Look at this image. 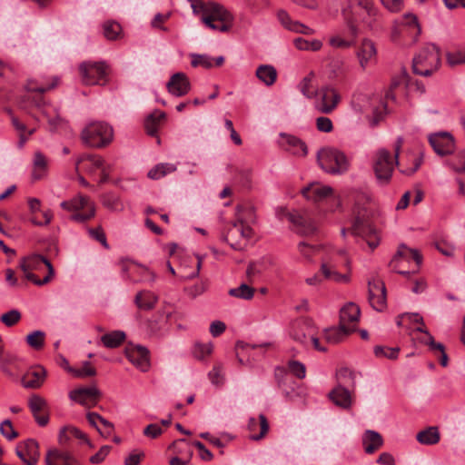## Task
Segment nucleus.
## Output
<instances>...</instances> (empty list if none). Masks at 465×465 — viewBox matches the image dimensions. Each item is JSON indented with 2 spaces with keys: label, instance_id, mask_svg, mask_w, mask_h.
Wrapping results in <instances>:
<instances>
[{
  "label": "nucleus",
  "instance_id": "1",
  "mask_svg": "<svg viewBox=\"0 0 465 465\" xmlns=\"http://www.w3.org/2000/svg\"><path fill=\"white\" fill-rule=\"evenodd\" d=\"M59 84V77L53 76L51 82L37 84L35 80H28L25 88L29 93L36 94H29L27 100L41 113L47 120L50 128L55 129L62 123L63 119L59 114L58 109L47 104L41 96L46 91L55 88Z\"/></svg>",
  "mask_w": 465,
  "mask_h": 465
},
{
  "label": "nucleus",
  "instance_id": "2",
  "mask_svg": "<svg viewBox=\"0 0 465 465\" xmlns=\"http://www.w3.org/2000/svg\"><path fill=\"white\" fill-rule=\"evenodd\" d=\"M367 202L366 195L360 194L358 196L352 211L353 221L350 230L353 235L364 239L371 250H374L380 243V238L371 225V212L366 206Z\"/></svg>",
  "mask_w": 465,
  "mask_h": 465
},
{
  "label": "nucleus",
  "instance_id": "3",
  "mask_svg": "<svg viewBox=\"0 0 465 465\" xmlns=\"http://www.w3.org/2000/svg\"><path fill=\"white\" fill-rule=\"evenodd\" d=\"M20 268L25 272V278L38 286L48 283L54 274L50 261L40 254L23 258Z\"/></svg>",
  "mask_w": 465,
  "mask_h": 465
},
{
  "label": "nucleus",
  "instance_id": "4",
  "mask_svg": "<svg viewBox=\"0 0 465 465\" xmlns=\"http://www.w3.org/2000/svg\"><path fill=\"white\" fill-rule=\"evenodd\" d=\"M237 219L228 228L226 234H224V240L230 244L234 250H241L243 248V242L251 238L252 230L243 221L245 216L242 213H246L249 216L253 214V207L238 205L237 208Z\"/></svg>",
  "mask_w": 465,
  "mask_h": 465
},
{
  "label": "nucleus",
  "instance_id": "5",
  "mask_svg": "<svg viewBox=\"0 0 465 465\" xmlns=\"http://www.w3.org/2000/svg\"><path fill=\"white\" fill-rule=\"evenodd\" d=\"M402 143V138L399 137L395 144L394 156H392L386 149H381L377 152L374 159L373 169L375 176L381 184H386L390 182L394 165L398 163V157Z\"/></svg>",
  "mask_w": 465,
  "mask_h": 465
},
{
  "label": "nucleus",
  "instance_id": "6",
  "mask_svg": "<svg viewBox=\"0 0 465 465\" xmlns=\"http://www.w3.org/2000/svg\"><path fill=\"white\" fill-rule=\"evenodd\" d=\"M440 64L439 48L433 44H429L413 58L412 69L416 74L429 76L439 68Z\"/></svg>",
  "mask_w": 465,
  "mask_h": 465
},
{
  "label": "nucleus",
  "instance_id": "7",
  "mask_svg": "<svg viewBox=\"0 0 465 465\" xmlns=\"http://www.w3.org/2000/svg\"><path fill=\"white\" fill-rule=\"evenodd\" d=\"M81 137L86 145L101 148L109 144L113 140V129L105 123L94 122L83 130Z\"/></svg>",
  "mask_w": 465,
  "mask_h": 465
},
{
  "label": "nucleus",
  "instance_id": "8",
  "mask_svg": "<svg viewBox=\"0 0 465 465\" xmlns=\"http://www.w3.org/2000/svg\"><path fill=\"white\" fill-rule=\"evenodd\" d=\"M317 161L321 168L329 173H342L349 168L345 154L334 148H323L317 153Z\"/></svg>",
  "mask_w": 465,
  "mask_h": 465
},
{
  "label": "nucleus",
  "instance_id": "9",
  "mask_svg": "<svg viewBox=\"0 0 465 465\" xmlns=\"http://www.w3.org/2000/svg\"><path fill=\"white\" fill-rule=\"evenodd\" d=\"M203 23L209 28L220 32H227L232 25L233 17L223 5L209 2V9L205 16H202Z\"/></svg>",
  "mask_w": 465,
  "mask_h": 465
},
{
  "label": "nucleus",
  "instance_id": "10",
  "mask_svg": "<svg viewBox=\"0 0 465 465\" xmlns=\"http://www.w3.org/2000/svg\"><path fill=\"white\" fill-rule=\"evenodd\" d=\"M81 80L86 85H104L107 83L109 67L104 62H83L79 65Z\"/></svg>",
  "mask_w": 465,
  "mask_h": 465
},
{
  "label": "nucleus",
  "instance_id": "11",
  "mask_svg": "<svg viewBox=\"0 0 465 465\" xmlns=\"http://www.w3.org/2000/svg\"><path fill=\"white\" fill-rule=\"evenodd\" d=\"M421 255L417 250L410 249L404 244H401L393 258L390 262V266L399 274L401 275H409L411 273L410 270H406L405 263H410L411 262H415V269L411 271L412 273L418 272L420 265L421 264Z\"/></svg>",
  "mask_w": 465,
  "mask_h": 465
},
{
  "label": "nucleus",
  "instance_id": "12",
  "mask_svg": "<svg viewBox=\"0 0 465 465\" xmlns=\"http://www.w3.org/2000/svg\"><path fill=\"white\" fill-rule=\"evenodd\" d=\"M358 6L361 8L359 15L362 24L371 31L381 30V15L372 0H361Z\"/></svg>",
  "mask_w": 465,
  "mask_h": 465
},
{
  "label": "nucleus",
  "instance_id": "13",
  "mask_svg": "<svg viewBox=\"0 0 465 465\" xmlns=\"http://www.w3.org/2000/svg\"><path fill=\"white\" fill-rule=\"evenodd\" d=\"M319 98L316 101L315 108L318 112L329 114L333 112L340 102L338 92L331 86H322L317 91Z\"/></svg>",
  "mask_w": 465,
  "mask_h": 465
},
{
  "label": "nucleus",
  "instance_id": "14",
  "mask_svg": "<svg viewBox=\"0 0 465 465\" xmlns=\"http://www.w3.org/2000/svg\"><path fill=\"white\" fill-rule=\"evenodd\" d=\"M369 302L377 312H383L387 307L386 287L379 279L368 282Z\"/></svg>",
  "mask_w": 465,
  "mask_h": 465
},
{
  "label": "nucleus",
  "instance_id": "15",
  "mask_svg": "<svg viewBox=\"0 0 465 465\" xmlns=\"http://www.w3.org/2000/svg\"><path fill=\"white\" fill-rule=\"evenodd\" d=\"M360 314V307L353 302H349L341 309L340 327L343 333H351L355 331Z\"/></svg>",
  "mask_w": 465,
  "mask_h": 465
},
{
  "label": "nucleus",
  "instance_id": "16",
  "mask_svg": "<svg viewBox=\"0 0 465 465\" xmlns=\"http://www.w3.org/2000/svg\"><path fill=\"white\" fill-rule=\"evenodd\" d=\"M315 329L312 320L301 318L292 323L290 335L295 341L306 346L309 342V337L313 335Z\"/></svg>",
  "mask_w": 465,
  "mask_h": 465
},
{
  "label": "nucleus",
  "instance_id": "17",
  "mask_svg": "<svg viewBox=\"0 0 465 465\" xmlns=\"http://www.w3.org/2000/svg\"><path fill=\"white\" fill-rule=\"evenodd\" d=\"M429 142L438 155L444 156L454 152L455 142L450 133L442 132L431 134L429 137Z\"/></svg>",
  "mask_w": 465,
  "mask_h": 465
},
{
  "label": "nucleus",
  "instance_id": "18",
  "mask_svg": "<svg viewBox=\"0 0 465 465\" xmlns=\"http://www.w3.org/2000/svg\"><path fill=\"white\" fill-rule=\"evenodd\" d=\"M15 452L26 465H36L40 457L38 442L33 439L19 443Z\"/></svg>",
  "mask_w": 465,
  "mask_h": 465
},
{
  "label": "nucleus",
  "instance_id": "19",
  "mask_svg": "<svg viewBox=\"0 0 465 465\" xmlns=\"http://www.w3.org/2000/svg\"><path fill=\"white\" fill-rule=\"evenodd\" d=\"M290 223L293 225V230L301 235H312L317 230L315 222L309 217L307 212H296L295 216H290Z\"/></svg>",
  "mask_w": 465,
  "mask_h": 465
},
{
  "label": "nucleus",
  "instance_id": "20",
  "mask_svg": "<svg viewBox=\"0 0 465 465\" xmlns=\"http://www.w3.org/2000/svg\"><path fill=\"white\" fill-rule=\"evenodd\" d=\"M168 92L176 97L187 94L191 90L189 78L184 73L173 74L166 84Z\"/></svg>",
  "mask_w": 465,
  "mask_h": 465
},
{
  "label": "nucleus",
  "instance_id": "21",
  "mask_svg": "<svg viewBox=\"0 0 465 465\" xmlns=\"http://www.w3.org/2000/svg\"><path fill=\"white\" fill-rule=\"evenodd\" d=\"M100 396V391L94 386L78 388L69 392V398L72 401L84 406H89L90 403L95 404Z\"/></svg>",
  "mask_w": 465,
  "mask_h": 465
},
{
  "label": "nucleus",
  "instance_id": "22",
  "mask_svg": "<svg viewBox=\"0 0 465 465\" xmlns=\"http://www.w3.org/2000/svg\"><path fill=\"white\" fill-rule=\"evenodd\" d=\"M360 65L362 69L373 65L377 61V50L374 43L369 39H363L357 52Z\"/></svg>",
  "mask_w": 465,
  "mask_h": 465
},
{
  "label": "nucleus",
  "instance_id": "23",
  "mask_svg": "<svg viewBox=\"0 0 465 465\" xmlns=\"http://www.w3.org/2000/svg\"><path fill=\"white\" fill-rule=\"evenodd\" d=\"M125 355L127 359L137 368L145 371L149 368V351L141 345L126 348Z\"/></svg>",
  "mask_w": 465,
  "mask_h": 465
},
{
  "label": "nucleus",
  "instance_id": "24",
  "mask_svg": "<svg viewBox=\"0 0 465 465\" xmlns=\"http://www.w3.org/2000/svg\"><path fill=\"white\" fill-rule=\"evenodd\" d=\"M46 465H82L69 451L58 449L49 450L45 455Z\"/></svg>",
  "mask_w": 465,
  "mask_h": 465
},
{
  "label": "nucleus",
  "instance_id": "25",
  "mask_svg": "<svg viewBox=\"0 0 465 465\" xmlns=\"http://www.w3.org/2000/svg\"><path fill=\"white\" fill-rule=\"evenodd\" d=\"M28 405L37 424L42 427L47 425L49 416L46 412L45 400L38 395H34L29 399Z\"/></svg>",
  "mask_w": 465,
  "mask_h": 465
},
{
  "label": "nucleus",
  "instance_id": "26",
  "mask_svg": "<svg viewBox=\"0 0 465 465\" xmlns=\"http://www.w3.org/2000/svg\"><path fill=\"white\" fill-rule=\"evenodd\" d=\"M302 193L307 200L317 203L332 195L333 190L331 186L312 183L302 190Z\"/></svg>",
  "mask_w": 465,
  "mask_h": 465
},
{
  "label": "nucleus",
  "instance_id": "27",
  "mask_svg": "<svg viewBox=\"0 0 465 465\" xmlns=\"http://www.w3.org/2000/svg\"><path fill=\"white\" fill-rule=\"evenodd\" d=\"M104 160L102 156L96 154H82L75 162V171L78 173L79 167L88 174H94L97 170L103 167Z\"/></svg>",
  "mask_w": 465,
  "mask_h": 465
},
{
  "label": "nucleus",
  "instance_id": "28",
  "mask_svg": "<svg viewBox=\"0 0 465 465\" xmlns=\"http://www.w3.org/2000/svg\"><path fill=\"white\" fill-rule=\"evenodd\" d=\"M281 138V144L287 152L296 156L307 155V145L300 138L291 134H282Z\"/></svg>",
  "mask_w": 465,
  "mask_h": 465
},
{
  "label": "nucleus",
  "instance_id": "29",
  "mask_svg": "<svg viewBox=\"0 0 465 465\" xmlns=\"http://www.w3.org/2000/svg\"><path fill=\"white\" fill-rule=\"evenodd\" d=\"M277 17L280 23L282 25V26H284V28H286L289 31L307 35L314 34L313 29L298 21L292 20L291 16L285 10H279L277 13Z\"/></svg>",
  "mask_w": 465,
  "mask_h": 465
},
{
  "label": "nucleus",
  "instance_id": "30",
  "mask_svg": "<svg viewBox=\"0 0 465 465\" xmlns=\"http://www.w3.org/2000/svg\"><path fill=\"white\" fill-rule=\"evenodd\" d=\"M72 439H78L83 442L87 443L90 447L92 444L87 437V435L74 426H65L62 428L59 431L58 441L62 446L69 445Z\"/></svg>",
  "mask_w": 465,
  "mask_h": 465
},
{
  "label": "nucleus",
  "instance_id": "31",
  "mask_svg": "<svg viewBox=\"0 0 465 465\" xmlns=\"http://www.w3.org/2000/svg\"><path fill=\"white\" fill-rule=\"evenodd\" d=\"M248 429L251 432L250 438L253 440H262L269 430V423L263 414L259 415V420L251 418L248 422Z\"/></svg>",
  "mask_w": 465,
  "mask_h": 465
},
{
  "label": "nucleus",
  "instance_id": "32",
  "mask_svg": "<svg viewBox=\"0 0 465 465\" xmlns=\"http://www.w3.org/2000/svg\"><path fill=\"white\" fill-rule=\"evenodd\" d=\"M329 399L338 407L349 409L351 406V394L350 389L337 385L329 392Z\"/></svg>",
  "mask_w": 465,
  "mask_h": 465
},
{
  "label": "nucleus",
  "instance_id": "33",
  "mask_svg": "<svg viewBox=\"0 0 465 465\" xmlns=\"http://www.w3.org/2000/svg\"><path fill=\"white\" fill-rule=\"evenodd\" d=\"M46 371L45 368L38 366L29 371L23 378V385L25 388H39L45 378Z\"/></svg>",
  "mask_w": 465,
  "mask_h": 465
},
{
  "label": "nucleus",
  "instance_id": "34",
  "mask_svg": "<svg viewBox=\"0 0 465 465\" xmlns=\"http://www.w3.org/2000/svg\"><path fill=\"white\" fill-rule=\"evenodd\" d=\"M362 445L365 452L371 454L382 447L383 440L377 431L368 430L363 434Z\"/></svg>",
  "mask_w": 465,
  "mask_h": 465
},
{
  "label": "nucleus",
  "instance_id": "35",
  "mask_svg": "<svg viewBox=\"0 0 465 465\" xmlns=\"http://www.w3.org/2000/svg\"><path fill=\"white\" fill-rule=\"evenodd\" d=\"M158 302V296L150 291L138 292L134 297V303L142 311L153 310Z\"/></svg>",
  "mask_w": 465,
  "mask_h": 465
},
{
  "label": "nucleus",
  "instance_id": "36",
  "mask_svg": "<svg viewBox=\"0 0 465 465\" xmlns=\"http://www.w3.org/2000/svg\"><path fill=\"white\" fill-rule=\"evenodd\" d=\"M90 204H94L90 201V198L82 193H78L74 198L64 201L60 203L62 209L68 212H76L84 208H90Z\"/></svg>",
  "mask_w": 465,
  "mask_h": 465
},
{
  "label": "nucleus",
  "instance_id": "37",
  "mask_svg": "<svg viewBox=\"0 0 465 465\" xmlns=\"http://www.w3.org/2000/svg\"><path fill=\"white\" fill-rule=\"evenodd\" d=\"M165 118V114L162 111H154L150 114L144 121V128L148 135L156 136L160 127V123Z\"/></svg>",
  "mask_w": 465,
  "mask_h": 465
},
{
  "label": "nucleus",
  "instance_id": "38",
  "mask_svg": "<svg viewBox=\"0 0 465 465\" xmlns=\"http://www.w3.org/2000/svg\"><path fill=\"white\" fill-rule=\"evenodd\" d=\"M255 75L266 85H272L277 79V71L272 65L262 64L256 69Z\"/></svg>",
  "mask_w": 465,
  "mask_h": 465
},
{
  "label": "nucleus",
  "instance_id": "39",
  "mask_svg": "<svg viewBox=\"0 0 465 465\" xmlns=\"http://www.w3.org/2000/svg\"><path fill=\"white\" fill-rule=\"evenodd\" d=\"M125 333L122 331H113L101 337L104 347L114 349L119 347L125 340Z\"/></svg>",
  "mask_w": 465,
  "mask_h": 465
},
{
  "label": "nucleus",
  "instance_id": "40",
  "mask_svg": "<svg viewBox=\"0 0 465 465\" xmlns=\"http://www.w3.org/2000/svg\"><path fill=\"white\" fill-rule=\"evenodd\" d=\"M416 439L420 444L433 445L440 441V437L437 427H429L420 431Z\"/></svg>",
  "mask_w": 465,
  "mask_h": 465
},
{
  "label": "nucleus",
  "instance_id": "41",
  "mask_svg": "<svg viewBox=\"0 0 465 465\" xmlns=\"http://www.w3.org/2000/svg\"><path fill=\"white\" fill-rule=\"evenodd\" d=\"M336 378L338 385L348 389H353L355 387V373L349 368H341L336 373Z\"/></svg>",
  "mask_w": 465,
  "mask_h": 465
},
{
  "label": "nucleus",
  "instance_id": "42",
  "mask_svg": "<svg viewBox=\"0 0 465 465\" xmlns=\"http://www.w3.org/2000/svg\"><path fill=\"white\" fill-rule=\"evenodd\" d=\"M102 204L112 212H121L124 204L120 197L113 193H106L101 196Z\"/></svg>",
  "mask_w": 465,
  "mask_h": 465
},
{
  "label": "nucleus",
  "instance_id": "43",
  "mask_svg": "<svg viewBox=\"0 0 465 465\" xmlns=\"http://www.w3.org/2000/svg\"><path fill=\"white\" fill-rule=\"evenodd\" d=\"M422 343L428 345L431 351L440 352V363L441 366L446 367L448 365L449 359L442 343L435 341L433 336H428V339L423 340Z\"/></svg>",
  "mask_w": 465,
  "mask_h": 465
},
{
  "label": "nucleus",
  "instance_id": "44",
  "mask_svg": "<svg viewBox=\"0 0 465 465\" xmlns=\"http://www.w3.org/2000/svg\"><path fill=\"white\" fill-rule=\"evenodd\" d=\"M176 171V166L173 163H159L152 168L148 172V177L153 180H158L165 176L168 173H172Z\"/></svg>",
  "mask_w": 465,
  "mask_h": 465
},
{
  "label": "nucleus",
  "instance_id": "45",
  "mask_svg": "<svg viewBox=\"0 0 465 465\" xmlns=\"http://www.w3.org/2000/svg\"><path fill=\"white\" fill-rule=\"evenodd\" d=\"M25 341L32 349L40 351L45 346V333L40 330L34 331L25 337Z\"/></svg>",
  "mask_w": 465,
  "mask_h": 465
},
{
  "label": "nucleus",
  "instance_id": "46",
  "mask_svg": "<svg viewBox=\"0 0 465 465\" xmlns=\"http://www.w3.org/2000/svg\"><path fill=\"white\" fill-rule=\"evenodd\" d=\"M321 271L325 279L334 281L336 282H348L350 281L349 273H340L336 270L328 266L326 263H322Z\"/></svg>",
  "mask_w": 465,
  "mask_h": 465
},
{
  "label": "nucleus",
  "instance_id": "47",
  "mask_svg": "<svg viewBox=\"0 0 465 465\" xmlns=\"http://www.w3.org/2000/svg\"><path fill=\"white\" fill-rule=\"evenodd\" d=\"M294 46L301 51H319L322 47V42L318 39L312 41L306 40L302 37H297L293 40Z\"/></svg>",
  "mask_w": 465,
  "mask_h": 465
},
{
  "label": "nucleus",
  "instance_id": "48",
  "mask_svg": "<svg viewBox=\"0 0 465 465\" xmlns=\"http://www.w3.org/2000/svg\"><path fill=\"white\" fill-rule=\"evenodd\" d=\"M402 24L407 32L416 40L420 34V27L418 24L417 17L412 14H406L403 17Z\"/></svg>",
  "mask_w": 465,
  "mask_h": 465
},
{
  "label": "nucleus",
  "instance_id": "49",
  "mask_svg": "<svg viewBox=\"0 0 465 465\" xmlns=\"http://www.w3.org/2000/svg\"><path fill=\"white\" fill-rule=\"evenodd\" d=\"M314 77V74L311 72L306 75L299 84L298 87L301 93L307 98L312 99L317 96V91L312 87V82Z\"/></svg>",
  "mask_w": 465,
  "mask_h": 465
},
{
  "label": "nucleus",
  "instance_id": "50",
  "mask_svg": "<svg viewBox=\"0 0 465 465\" xmlns=\"http://www.w3.org/2000/svg\"><path fill=\"white\" fill-rule=\"evenodd\" d=\"M229 295L242 299V300H251L254 294V289L249 286L246 283H242L237 288H232L228 292Z\"/></svg>",
  "mask_w": 465,
  "mask_h": 465
},
{
  "label": "nucleus",
  "instance_id": "51",
  "mask_svg": "<svg viewBox=\"0 0 465 465\" xmlns=\"http://www.w3.org/2000/svg\"><path fill=\"white\" fill-rule=\"evenodd\" d=\"M46 169V159L43 153L37 152L35 153L33 178L41 179Z\"/></svg>",
  "mask_w": 465,
  "mask_h": 465
},
{
  "label": "nucleus",
  "instance_id": "52",
  "mask_svg": "<svg viewBox=\"0 0 465 465\" xmlns=\"http://www.w3.org/2000/svg\"><path fill=\"white\" fill-rule=\"evenodd\" d=\"M191 56V64L193 67L202 66L203 68L209 69L213 66V58H212L208 54H193Z\"/></svg>",
  "mask_w": 465,
  "mask_h": 465
},
{
  "label": "nucleus",
  "instance_id": "53",
  "mask_svg": "<svg viewBox=\"0 0 465 465\" xmlns=\"http://www.w3.org/2000/svg\"><path fill=\"white\" fill-rule=\"evenodd\" d=\"M122 27L116 22H105L104 24V35L108 40H115L121 34Z\"/></svg>",
  "mask_w": 465,
  "mask_h": 465
},
{
  "label": "nucleus",
  "instance_id": "54",
  "mask_svg": "<svg viewBox=\"0 0 465 465\" xmlns=\"http://www.w3.org/2000/svg\"><path fill=\"white\" fill-rule=\"evenodd\" d=\"M22 318L21 312L16 310L13 309L8 311L7 312L4 313L0 317V321L2 323H4L7 327H12L15 325Z\"/></svg>",
  "mask_w": 465,
  "mask_h": 465
},
{
  "label": "nucleus",
  "instance_id": "55",
  "mask_svg": "<svg viewBox=\"0 0 465 465\" xmlns=\"http://www.w3.org/2000/svg\"><path fill=\"white\" fill-rule=\"evenodd\" d=\"M448 164L455 173H465V152L459 153Z\"/></svg>",
  "mask_w": 465,
  "mask_h": 465
},
{
  "label": "nucleus",
  "instance_id": "56",
  "mask_svg": "<svg viewBox=\"0 0 465 465\" xmlns=\"http://www.w3.org/2000/svg\"><path fill=\"white\" fill-rule=\"evenodd\" d=\"M70 371L79 378L92 377L96 374L95 369L88 361H84L83 366L78 369H71Z\"/></svg>",
  "mask_w": 465,
  "mask_h": 465
},
{
  "label": "nucleus",
  "instance_id": "57",
  "mask_svg": "<svg viewBox=\"0 0 465 465\" xmlns=\"http://www.w3.org/2000/svg\"><path fill=\"white\" fill-rule=\"evenodd\" d=\"M134 272L138 274L140 276L139 279H134L135 281H141V282H154L155 280V274L154 272H151L147 268L140 265L134 266Z\"/></svg>",
  "mask_w": 465,
  "mask_h": 465
},
{
  "label": "nucleus",
  "instance_id": "58",
  "mask_svg": "<svg viewBox=\"0 0 465 465\" xmlns=\"http://www.w3.org/2000/svg\"><path fill=\"white\" fill-rule=\"evenodd\" d=\"M213 346L212 342H208V343L198 342L194 346L193 353L197 359L202 360L204 357L210 355L213 352Z\"/></svg>",
  "mask_w": 465,
  "mask_h": 465
},
{
  "label": "nucleus",
  "instance_id": "59",
  "mask_svg": "<svg viewBox=\"0 0 465 465\" xmlns=\"http://www.w3.org/2000/svg\"><path fill=\"white\" fill-rule=\"evenodd\" d=\"M399 348H386L382 346H376L374 348V354L377 357H385L391 360H394L398 357Z\"/></svg>",
  "mask_w": 465,
  "mask_h": 465
},
{
  "label": "nucleus",
  "instance_id": "60",
  "mask_svg": "<svg viewBox=\"0 0 465 465\" xmlns=\"http://www.w3.org/2000/svg\"><path fill=\"white\" fill-rule=\"evenodd\" d=\"M0 432L8 440H12L15 439L16 437H18V433L14 429L13 424H12L11 420H5L0 424Z\"/></svg>",
  "mask_w": 465,
  "mask_h": 465
},
{
  "label": "nucleus",
  "instance_id": "61",
  "mask_svg": "<svg viewBox=\"0 0 465 465\" xmlns=\"http://www.w3.org/2000/svg\"><path fill=\"white\" fill-rule=\"evenodd\" d=\"M290 371L298 379H303L306 376L305 365L298 361H290L288 364Z\"/></svg>",
  "mask_w": 465,
  "mask_h": 465
},
{
  "label": "nucleus",
  "instance_id": "62",
  "mask_svg": "<svg viewBox=\"0 0 465 465\" xmlns=\"http://www.w3.org/2000/svg\"><path fill=\"white\" fill-rule=\"evenodd\" d=\"M43 219L39 220L38 216H33L30 218V222L35 226H46L48 225L54 217L53 212L50 209L44 210L41 212Z\"/></svg>",
  "mask_w": 465,
  "mask_h": 465
},
{
  "label": "nucleus",
  "instance_id": "63",
  "mask_svg": "<svg viewBox=\"0 0 465 465\" xmlns=\"http://www.w3.org/2000/svg\"><path fill=\"white\" fill-rule=\"evenodd\" d=\"M349 333H343V331L339 326V329L331 328L326 330L325 338L329 342L337 343Z\"/></svg>",
  "mask_w": 465,
  "mask_h": 465
},
{
  "label": "nucleus",
  "instance_id": "64",
  "mask_svg": "<svg viewBox=\"0 0 465 465\" xmlns=\"http://www.w3.org/2000/svg\"><path fill=\"white\" fill-rule=\"evenodd\" d=\"M447 61L451 66L465 64V53L461 51L449 53L447 54Z\"/></svg>",
  "mask_w": 465,
  "mask_h": 465
}]
</instances>
